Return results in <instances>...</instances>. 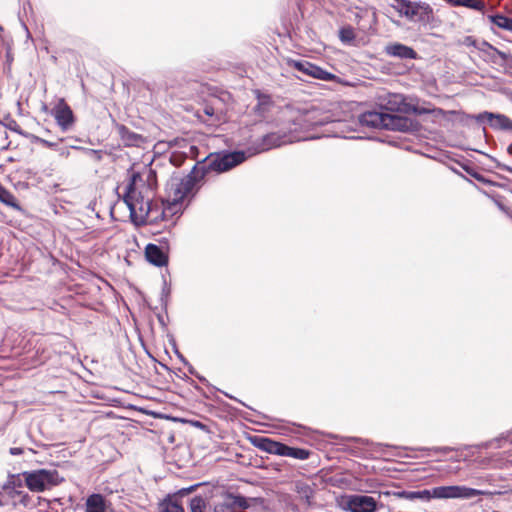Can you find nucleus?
<instances>
[{"instance_id": "nucleus-1", "label": "nucleus", "mask_w": 512, "mask_h": 512, "mask_svg": "<svg viewBox=\"0 0 512 512\" xmlns=\"http://www.w3.org/2000/svg\"><path fill=\"white\" fill-rule=\"evenodd\" d=\"M245 160L244 152H230L223 155L209 156L198 162L182 181L184 192H191L204 177L211 172H225Z\"/></svg>"}, {"instance_id": "nucleus-2", "label": "nucleus", "mask_w": 512, "mask_h": 512, "mask_svg": "<svg viewBox=\"0 0 512 512\" xmlns=\"http://www.w3.org/2000/svg\"><path fill=\"white\" fill-rule=\"evenodd\" d=\"M480 491L468 488L465 486H439L435 487L431 490L424 489L420 491H407L403 490L398 492L397 495L400 498L415 501L421 500L423 502H428L432 498L437 499H449V498H462V499H470L475 496H478Z\"/></svg>"}, {"instance_id": "nucleus-3", "label": "nucleus", "mask_w": 512, "mask_h": 512, "mask_svg": "<svg viewBox=\"0 0 512 512\" xmlns=\"http://www.w3.org/2000/svg\"><path fill=\"white\" fill-rule=\"evenodd\" d=\"M301 128L305 131H314L319 127H325L321 136L344 137V125L341 120H331L327 113L313 109L307 111L299 119Z\"/></svg>"}, {"instance_id": "nucleus-4", "label": "nucleus", "mask_w": 512, "mask_h": 512, "mask_svg": "<svg viewBox=\"0 0 512 512\" xmlns=\"http://www.w3.org/2000/svg\"><path fill=\"white\" fill-rule=\"evenodd\" d=\"M23 478L25 486L33 493L51 490L64 481V477L55 468L24 471Z\"/></svg>"}, {"instance_id": "nucleus-5", "label": "nucleus", "mask_w": 512, "mask_h": 512, "mask_svg": "<svg viewBox=\"0 0 512 512\" xmlns=\"http://www.w3.org/2000/svg\"><path fill=\"white\" fill-rule=\"evenodd\" d=\"M124 192H147L157 188L156 172L148 166L136 170L133 165L127 171Z\"/></svg>"}, {"instance_id": "nucleus-6", "label": "nucleus", "mask_w": 512, "mask_h": 512, "mask_svg": "<svg viewBox=\"0 0 512 512\" xmlns=\"http://www.w3.org/2000/svg\"><path fill=\"white\" fill-rule=\"evenodd\" d=\"M359 124L362 127L375 128V129H398L404 130L407 128V118L381 113L377 111H367L358 117Z\"/></svg>"}, {"instance_id": "nucleus-7", "label": "nucleus", "mask_w": 512, "mask_h": 512, "mask_svg": "<svg viewBox=\"0 0 512 512\" xmlns=\"http://www.w3.org/2000/svg\"><path fill=\"white\" fill-rule=\"evenodd\" d=\"M120 202L128 208L130 218L135 224H144L149 220L152 212L150 198H145L143 194H122Z\"/></svg>"}, {"instance_id": "nucleus-8", "label": "nucleus", "mask_w": 512, "mask_h": 512, "mask_svg": "<svg viewBox=\"0 0 512 512\" xmlns=\"http://www.w3.org/2000/svg\"><path fill=\"white\" fill-rule=\"evenodd\" d=\"M391 7L410 20H424L432 13L430 5L424 2L393 0Z\"/></svg>"}, {"instance_id": "nucleus-9", "label": "nucleus", "mask_w": 512, "mask_h": 512, "mask_svg": "<svg viewBox=\"0 0 512 512\" xmlns=\"http://www.w3.org/2000/svg\"><path fill=\"white\" fill-rule=\"evenodd\" d=\"M383 504L369 495H350L346 501V509L349 512H376Z\"/></svg>"}, {"instance_id": "nucleus-10", "label": "nucleus", "mask_w": 512, "mask_h": 512, "mask_svg": "<svg viewBox=\"0 0 512 512\" xmlns=\"http://www.w3.org/2000/svg\"><path fill=\"white\" fill-rule=\"evenodd\" d=\"M248 507L245 497L232 493L220 495L214 505V512H239Z\"/></svg>"}, {"instance_id": "nucleus-11", "label": "nucleus", "mask_w": 512, "mask_h": 512, "mask_svg": "<svg viewBox=\"0 0 512 512\" xmlns=\"http://www.w3.org/2000/svg\"><path fill=\"white\" fill-rule=\"evenodd\" d=\"M476 118L478 121H487L494 129L512 130V120L503 114L484 112Z\"/></svg>"}, {"instance_id": "nucleus-12", "label": "nucleus", "mask_w": 512, "mask_h": 512, "mask_svg": "<svg viewBox=\"0 0 512 512\" xmlns=\"http://www.w3.org/2000/svg\"><path fill=\"white\" fill-rule=\"evenodd\" d=\"M384 51L386 55L399 59L417 58V53L412 47L397 42L386 45Z\"/></svg>"}, {"instance_id": "nucleus-13", "label": "nucleus", "mask_w": 512, "mask_h": 512, "mask_svg": "<svg viewBox=\"0 0 512 512\" xmlns=\"http://www.w3.org/2000/svg\"><path fill=\"white\" fill-rule=\"evenodd\" d=\"M287 143L285 135L277 132H272L262 136L259 143L257 144L256 151L258 153L270 150L272 148L279 147Z\"/></svg>"}, {"instance_id": "nucleus-14", "label": "nucleus", "mask_w": 512, "mask_h": 512, "mask_svg": "<svg viewBox=\"0 0 512 512\" xmlns=\"http://www.w3.org/2000/svg\"><path fill=\"white\" fill-rule=\"evenodd\" d=\"M54 117L57 124L64 131L68 130L74 122L73 112L64 102H61V104L54 109Z\"/></svg>"}, {"instance_id": "nucleus-15", "label": "nucleus", "mask_w": 512, "mask_h": 512, "mask_svg": "<svg viewBox=\"0 0 512 512\" xmlns=\"http://www.w3.org/2000/svg\"><path fill=\"white\" fill-rule=\"evenodd\" d=\"M117 131L122 143L129 147H141L145 143V138L127 128L125 125H117Z\"/></svg>"}, {"instance_id": "nucleus-16", "label": "nucleus", "mask_w": 512, "mask_h": 512, "mask_svg": "<svg viewBox=\"0 0 512 512\" xmlns=\"http://www.w3.org/2000/svg\"><path fill=\"white\" fill-rule=\"evenodd\" d=\"M147 261L157 267L165 266L168 263V256L155 244H148L145 248Z\"/></svg>"}, {"instance_id": "nucleus-17", "label": "nucleus", "mask_w": 512, "mask_h": 512, "mask_svg": "<svg viewBox=\"0 0 512 512\" xmlns=\"http://www.w3.org/2000/svg\"><path fill=\"white\" fill-rule=\"evenodd\" d=\"M107 508V501L101 494L94 493L86 499L85 512H106Z\"/></svg>"}, {"instance_id": "nucleus-18", "label": "nucleus", "mask_w": 512, "mask_h": 512, "mask_svg": "<svg viewBox=\"0 0 512 512\" xmlns=\"http://www.w3.org/2000/svg\"><path fill=\"white\" fill-rule=\"evenodd\" d=\"M189 194H180V197L171 199H165L162 201L163 211L162 214L166 216H172L182 211L183 201Z\"/></svg>"}, {"instance_id": "nucleus-19", "label": "nucleus", "mask_w": 512, "mask_h": 512, "mask_svg": "<svg viewBox=\"0 0 512 512\" xmlns=\"http://www.w3.org/2000/svg\"><path fill=\"white\" fill-rule=\"evenodd\" d=\"M452 6H463L477 11H483L485 3L480 0H445Z\"/></svg>"}, {"instance_id": "nucleus-20", "label": "nucleus", "mask_w": 512, "mask_h": 512, "mask_svg": "<svg viewBox=\"0 0 512 512\" xmlns=\"http://www.w3.org/2000/svg\"><path fill=\"white\" fill-rule=\"evenodd\" d=\"M339 39L346 45H355L356 35L354 28L350 25L341 27L339 30Z\"/></svg>"}, {"instance_id": "nucleus-21", "label": "nucleus", "mask_w": 512, "mask_h": 512, "mask_svg": "<svg viewBox=\"0 0 512 512\" xmlns=\"http://www.w3.org/2000/svg\"><path fill=\"white\" fill-rule=\"evenodd\" d=\"M23 472L18 474H9L7 481L3 485V489H22L23 488Z\"/></svg>"}, {"instance_id": "nucleus-22", "label": "nucleus", "mask_w": 512, "mask_h": 512, "mask_svg": "<svg viewBox=\"0 0 512 512\" xmlns=\"http://www.w3.org/2000/svg\"><path fill=\"white\" fill-rule=\"evenodd\" d=\"M488 18L499 28L512 32V18H508L504 15H490Z\"/></svg>"}, {"instance_id": "nucleus-23", "label": "nucleus", "mask_w": 512, "mask_h": 512, "mask_svg": "<svg viewBox=\"0 0 512 512\" xmlns=\"http://www.w3.org/2000/svg\"><path fill=\"white\" fill-rule=\"evenodd\" d=\"M296 492L298 493L299 497L305 500L307 503L311 502V499L314 495L311 486L303 482L296 483Z\"/></svg>"}, {"instance_id": "nucleus-24", "label": "nucleus", "mask_w": 512, "mask_h": 512, "mask_svg": "<svg viewBox=\"0 0 512 512\" xmlns=\"http://www.w3.org/2000/svg\"><path fill=\"white\" fill-rule=\"evenodd\" d=\"M285 456L291 457L294 459L299 460H306L310 456V451L302 448H295V447H286V451L284 452Z\"/></svg>"}, {"instance_id": "nucleus-25", "label": "nucleus", "mask_w": 512, "mask_h": 512, "mask_svg": "<svg viewBox=\"0 0 512 512\" xmlns=\"http://www.w3.org/2000/svg\"><path fill=\"white\" fill-rule=\"evenodd\" d=\"M13 500L14 503H21L23 505H27L29 502V495L24 492L22 489H3Z\"/></svg>"}, {"instance_id": "nucleus-26", "label": "nucleus", "mask_w": 512, "mask_h": 512, "mask_svg": "<svg viewBox=\"0 0 512 512\" xmlns=\"http://www.w3.org/2000/svg\"><path fill=\"white\" fill-rule=\"evenodd\" d=\"M293 66L298 71L303 72L306 75L312 76L316 65L308 61H293Z\"/></svg>"}, {"instance_id": "nucleus-27", "label": "nucleus", "mask_w": 512, "mask_h": 512, "mask_svg": "<svg viewBox=\"0 0 512 512\" xmlns=\"http://www.w3.org/2000/svg\"><path fill=\"white\" fill-rule=\"evenodd\" d=\"M0 201L15 210L21 211V207L19 206L14 194H0Z\"/></svg>"}, {"instance_id": "nucleus-28", "label": "nucleus", "mask_w": 512, "mask_h": 512, "mask_svg": "<svg viewBox=\"0 0 512 512\" xmlns=\"http://www.w3.org/2000/svg\"><path fill=\"white\" fill-rule=\"evenodd\" d=\"M255 445L260 448L261 450L270 453L272 450V445L274 443V440L267 438V437H260L255 440Z\"/></svg>"}, {"instance_id": "nucleus-29", "label": "nucleus", "mask_w": 512, "mask_h": 512, "mask_svg": "<svg viewBox=\"0 0 512 512\" xmlns=\"http://www.w3.org/2000/svg\"><path fill=\"white\" fill-rule=\"evenodd\" d=\"M205 506V501L200 496H196L190 501L191 512H204Z\"/></svg>"}, {"instance_id": "nucleus-30", "label": "nucleus", "mask_w": 512, "mask_h": 512, "mask_svg": "<svg viewBox=\"0 0 512 512\" xmlns=\"http://www.w3.org/2000/svg\"><path fill=\"white\" fill-rule=\"evenodd\" d=\"M312 77L316 78V79H320V80L329 81V80L334 79L335 75H333V74L325 71L324 69L316 66L315 69H314V72L312 74Z\"/></svg>"}, {"instance_id": "nucleus-31", "label": "nucleus", "mask_w": 512, "mask_h": 512, "mask_svg": "<svg viewBox=\"0 0 512 512\" xmlns=\"http://www.w3.org/2000/svg\"><path fill=\"white\" fill-rule=\"evenodd\" d=\"M160 512H185L183 507L177 504L176 502H164L161 505V511Z\"/></svg>"}, {"instance_id": "nucleus-32", "label": "nucleus", "mask_w": 512, "mask_h": 512, "mask_svg": "<svg viewBox=\"0 0 512 512\" xmlns=\"http://www.w3.org/2000/svg\"><path fill=\"white\" fill-rule=\"evenodd\" d=\"M491 199L492 201L498 206V208L507 213V214H510V207L506 206L502 200V196L500 194H487Z\"/></svg>"}, {"instance_id": "nucleus-33", "label": "nucleus", "mask_w": 512, "mask_h": 512, "mask_svg": "<svg viewBox=\"0 0 512 512\" xmlns=\"http://www.w3.org/2000/svg\"><path fill=\"white\" fill-rule=\"evenodd\" d=\"M485 48H487L489 50H492L493 52H495L503 60H507L508 59V55L505 52H502V51L498 50L497 48H495L494 46H492L488 42H483L482 46L479 47V49L482 50V51H485Z\"/></svg>"}, {"instance_id": "nucleus-34", "label": "nucleus", "mask_w": 512, "mask_h": 512, "mask_svg": "<svg viewBox=\"0 0 512 512\" xmlns=\"http://www.w3.org/2000/svg\"><path fill=\"white\" fill-rule=\"evenodd\" d=\"M271 447H272V450H271L270 454L285 456L284 452L286 451L287 445L277 442V441H274V443Z\"/></svg>"}, {"instance_id": "nucleus-35", "label": "nucleus", "mask_w": 512, "mask_h": 512, "mask_svg": "<svg viewBox=\"0 0 512 512\" xmlns=\"http://www.w3.org/2000/svg\"><path fill=\"white\" fill-rule=\"evenodd\" d=\"M9 452L11 455H20L23 453V449L19 447H12L10 448Z\"/></svg>"}, {"instance_id": "nucleus-36", "label": "nucleus", "mask_w": 512, "mask_h": 512, "mask_svg": "<svg viewBox=\"0 0 512 512\" xmlns=\"http://www.w3.org/2000/svg\"><path fill=\"white\" fill-rule=\"evenodd\" d=\"M10 129L18 134L24 135L20 127L15 123L14 126H10Z\"/></svg>"}, {"instance_id": "nucleus-37", "label": "nucleus", "mask_w": 512, "mask_h": 512, "mask_svg": "<svg viewBox=\"0 0 512 512\" xmlns=\"http://www.w3.org/2000/svg\"><path fill=\"white\" fill-rule=\"evenodd\" d=\"M270 102V98L268 96H263L261 99H260V104L264 105V104H267Z\"/></svg>"}, {"instance_id": "nucleus-38", "label": "nucleus", "mask_w": 512, "mask_h": 512, "mask_svg": "<svg viewBox=\"0 0 512 512\" xmlns=\"http://www.w3.org/2000/svg\"><path fill=\"white\" fill-rule=\"evenodd\" d=\"M178 356H179V358L181 359V361L183 363L187 364V361L185 360V358L181 354L178 353Z\"/></svg>"}, {"instance_id": "nucleus-39", "label": "nucleus", "mask_w": 512, "mask_h": 512, "mask_svg": "<svg viewBox=\"0 0 512 512\" xmlns=\"http://www.w3.org/2000/svg\"><path fill=\"white\" fill-rule=\"evenodd\" d=\"M205 113L208 114V115H212L213 114L212 110L208 109V108L205 109Z\"/></svg>"}, {"instance_id": "nucleus-40", "label": "nucleus", "mask_w": 512, "mask_h": 512, "mask_svg": "<svg viewBox=\"0 0 512 512\" xmlns=\"http://www.w3.org/2000/svg\"><path fill=\"white\" fill-rule=\"evenodd\" d=\"M507 150H508V152L512 155V144H511V145H509V147H508V149H507Z\"/></svg>"}, {"instance_id": "nucleus-41", "label": "nucleus", "mask_w": 512, "mask_h": 512, "mask_svg": "<svg viewBox=\"0 0 512 512\" xmlns=\"http://www.w3.org/2000/svg\"><path fill=\"white\" fill-rule=\"evenodd\" d=\"M42 142H43V143H45V144H46V145H48V146H51V145H52V144H50V142H47V141H45V140H42Z\"/></svg>"}, {"instance_id": "nucleus-42", "label": "nucleus", "mask_w": 512, "mask_h": 512, "mask_svg": "<svg viewBox=\"0 0 512 512\" xmlns=\"http://www.w3.org/2000/svg\"><path fill=\"white\" fill-rule=\"evenodd\" d=\"M189 373H192V374H193L192 367H190V369H189Z\"/></svg>"}, {"instance_id": "nucleus-43", "label": "nucleus", "mask_w": 512, "mask_h": 512, "mask_svg": "<svg viewBox=\"0 0 512 512\" xmlns=\"http://www.w3.org/2000/svg\"><path fill=\"white\" fill-rule=\"evenodd\" d=\"M2 505V502L0 501V506Z\"/></svg>"}]
</instances>
